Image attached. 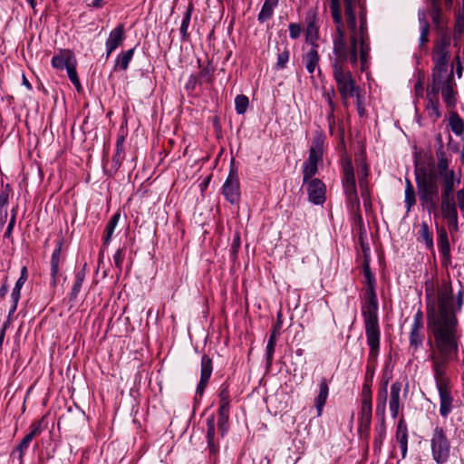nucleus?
<instances>
[{"instance_id": "obj_26", "label": "nucleus", "mask_w": 464, "mask_h": 464, "mask_svg": "<svg viewBox=\"0 0 464 464\" xmlns=\"http://www.w3.org/2000/svg\"><path fill=\"white\" fill-rule=\"evenodd\" d=\"M207 424V443L211 455H216L219 450V445L215 440L216 435V421L214 415H210L206 420Z\"/></svg>"}, {"instance_id": "obj_14", "label": "nucleus", "mask_w": 464, "mask_h": 464, "mask_svg": "<svg viewBox=\"0 0 464 464\" xmlns=\"http://www.w3.org/2000/svg\"><path fill=\"white\" fill-rule=\"evenodd\" d=\"M372 397H370L369 387L366 385L362 392V407L359 416L360 432H367L372 421Z\"/></svg>"}, {"instance_id": "obj_19", "label": "nucleus", "mask_w": 464, "mask_h": 464, "mask_svg": "<svg viewBox=\"0 0 464 464\" xmlns=\"http://www.w3.org/2000/svg\"><path fill=\"white\" fill-rule=\"evenodd\" d=\"M448 45L449 41L447 39H442L440 43L435 45L437 58L433 71L440 72V73L448 72L449 54L446 50Z\"/></svg>"}, {"instance_id": "obj_58", "label": "nucleus", "mask_w": 464, "mask_h": 464, "mask_svg": "<svg viewBox=\"0 0 464 464\" xmlns=\"http://www.w3.org/2000/svg\"><path fill=\"white\" fill-rule=\"evenodd\" d=\"M385 437L386 436L377 435L376 434V436H375V438L373 440V442H372V447H373L374 453H380L381 452L382 446L383 444Z\"/></svg>"}, {"instance_id": "obj_39", "label": "nucleus", "mask_w": 464, "mask_h": 464, "mask_svg": "<svg viewBox=\"0 0 464 464\" xmlns=\"http://www.w3.org/2000/svg\"><path fill=\"white\" fill-rule=\"evenodd\" d=\"M404 203L406 211L409 213L413 206L416 204V194L414 188L410 179L405 180V192H404Z\"/></svg>"}, {"instance_id": "obj_11", "label": "nucleus", "mask_w": 464, "mask_h": 464, "mask_svg": "<svg viewBox=\"0 0 464 464\" xmlns=\"http://www.w3.org/2000/svg\"><path fill=\"white\" fill-rule=\"evenodd\" d=\"M367 344L370 347L368 365L375 367L380 349V326L378 319H363Z\"/></svg>"}, {"instance_id": "obj_10", "label": "nucleus", "mask_w": 464, "mask_h": 464, "mask_svg": "<svg viewBox=\"0 0 464 464\" xmlns=\"http://www.w3.org/2000/svg\"><path fill=\"white\" fill-rule=\"evenodd\" d=\"M342 183L348 208L352 213H358L360 210V199L357 195L354 169L352 160L349 159H345L343 161Z\"/></svg>"}, {"instance_id": "obj_23", "label": "nucleus", "mask_w": 464, "mask_h": 464, "mask_svg": "<svg viewBox=\"0 0 464 464\" xmlns=\"http://www.w3.org/2000/svg\"><path fill=\"white\" fill-rule=\"evenodd\" d=\"M395 439L401 449V459H404L408 452V426L403 418L397 423Z\"/></svg>"}, {"instance_id": "obj_17", "label": "nucleus", "mask_w": 464, "mask_h": 464, "mask_svg": "<svg viewBox=\"0 0 464 464\" xmlns=\"http://www.w3.org/2000/svg\"><path fill=\"white\" fill-rule=\"evenodd\" d=\"M281 312L277 314V321L273 324L271 334L266 347V368L269 369L273 364L274 353L276 344V339L280 334V330L282 327V320H281Z\"/></svg>"}, {"instance_id": "obj_33", "label": "nucleus", "mask_w": 464, "mask_h": 464, "mask_svg": "<svg viewBox=\"0 0 464 464\" xmlns=\"http://www.w3.org/2000/svg\"><path fill=\"white\" fill-rule=\"evenodd\" d=\"M121 218V213L116 212L114 213L110 220L108 221L105 230H104V237H103V246L107 247L112 238L113 233L115 231L116 227L118 226V223Z\"/></svg>"}, {"instance_id": "obj_15", "label": "nucleus", "mask_w": 464, "mask_h": 464, "mask_svg": "<svg viewBox=\"0 0 464 464\" xmlns=\"http://www.w3.org/2000/svg\"><path fill=\"white\" fill-rule=\"evenodd\" d=\"M308 195V200L314 205H323L325 202L326 188L319 179H309L304 184Z\"/></svg>"}, {"instance_id": "obj_20", "label": "nucleus", "mask_w": 464, "mask_h": 464, "mask_svg": "<svg viewBox=\"0 0 464 464\" xmlns=\"http://www.w3.org/2000/svg\"><path fill=\"white\" fill-rule=\"evenodd\" d=\"M402 383L399 381L394 382L391 386L389 410L392 419H396L400 410L402 408L401 401V392Z\"/></svg>"}, {"instance_id": "obj_48", "label": "nucleus", "mask_w": 464, "mask_h": 464, "mask_svg": "<svg viewBox=\"0 0 464 464\" xmlns=\"http://www.w3.org/2000/svg\"><path fill=\"white\" fill-rule=\"evenodd\" d=\"M229 391L228 386L227 384H222L219 388L218 392V397H219V406L224 407H230V401H229Z\"/></svg>"}, {"instance_id": "obj_3", "label": "nucleus", "mask_w": 464, "mask_h": 464, "mask_svg": "<svg viewBox=\"0 0 464 464\" xmlns=\"http://www.w3.org/2000/svg\"><path fill=\"white\" fill-rule=\"evenodd\" d=\"M330 12L336 26V34L334 37V45L338 41L343 43L344 50L346 53L354 51L356 55V63L358 62V46L360 52V60L362 63V70H363L364 63L367 62L368 53L370 51L369 46V35H360L355 38V41H352V35L349 37V43L345 39V33L343 31V24L341 11V5L339 0H330Z\"/></svg>"}, {"instance_id": "obj_42", "label": "nucleus", "mask_w": 464, "mask_h": 464, "mask_svg": "<svg viewBox=\"0 0 464 464\" xmlns=\"http://www.w3.org/2000/svg\"><path fill=\"white\" fill-rule=\"evenodd\" d=\"M32 440L28 436H24L21 442L16 446V448L13 450L12 456L16 458L20 464L24 462V455L27 450L30 442Z\"/></svg>"}, {"instance_id": "obj_41", "label": "nucleus", "mask_w": 464, "mask_h": 464, "mask_svg": "<svg viewBox=\"0 0 464 464\" xmlns=\"http://www.w3.org/2000/svg\"><path fill=\"white\" fill-rule=\"evenodd\" d=\"M318 171V163L310 162L305 160L303 164L302 174H303V186L309 179H314V177Z\"/></svg>"}, {"instance_id": "obj_52", "label": "nucleus", "mask_w": 464, "mask_h": 464, "mask_svg": "<svg viewBox=\"0 0 464 464\" xmlns=\"http://www.w3.org/2000/svg\"><path fill=\"white\" fill-rule=\"evenodd\" d=\"M461 11L457 14L454 29L459 34L464 31V0Z\"/></svg>"}, {"instance_id": "obj_16", "label": "nucleus", "mask_w": 464, "mask_h": 464, "mask_svg": "<svg viewBox=\"0 0 464 464\" xmlns=\"http://www.w3.org/2000/svg\"><path fill=\"white\" fill-rule=\"evenodd\" d=\"M200 366V379L197 385L196 395L201 397L213 372L212 359L208 355L203 354L201 357Z\"/></svg>"}, {"instance_id": "obj_4", "label": "nucleus", "mask_w": 464, "mask_h": 464, "mask_svg": "<svg viewBox=\"0 0 464 464\" xmlns=\"http://www.w3.org/2000/svg\"><path fill=\"white\" fill-rule=\"evenodd\" d=\"M415 180L421 208L429 214L435 212L439 201L440 175L425 167H416Z\"/></svg>"}, {"instance_id": "obj_38", "label": "nucleus", "mask_w": 464, "mask_h": 464, "mask_svg": "<svg viewBox=\"0 0 464 464\" xmlns=\"http://www.w3.org/2000/svg\"><path fill=\"white\" fill-rule=\"evenodd\" d=\"M283 47H277V58L276 63V70H283L286 67L289 59H290V50L288 48V44H283Z\"/></svg>"}, {"instance_id": "obj_7", "label": "nucleus", "mask_w": 464, "mask_h": 464, "mask_svg": "<svg viewBox=\"0 0 464 464\" xmlns=\"http://www.w3.org/2000/svg\"><path fill=\"white\" fill-rule=\"evenodd\" d=\"M362 274L366 285L365 301L362 307L363 319H378V299L376 294V278L367 260L362 262Z\"/></svg>"}, {"instance_id": "obj_60", "label": "nucleus", "mask_w": 464, "mask_h": 464, "mask_svg": "<svg viewBox=\"0 0 464 464\" xmlns=\"http://www.w3.org/2000/svg\"><path fill=\"white\" fill-rule=\"evenodd\" d=\"M9 200V186L1 190L0 192V208H5Z\"/></svg>"}, {"instance_id": "obj_18", "label": "nucleus", "mask_w": 464, "mask_h": 464, "mask_svg": "<svg viewBox=\"0 0 464 464\" xmlns=\"http://www.w3.org/2000/svg\"><path fill=\"white\" fill-rule=\"evenodd\" d=\"M125 39V29L124 24H118L113 30L109 34V37L105 43L106 48V58H108L113 51H115Z\"/></svg>"}, {"instance_id": "obj_44", "label": "nucleus", "mask_w": 464, "mask_h": 464, "mask_svg": "<svg viewBox=\"0 0 464 464\" xmlns=\"http://www.w3.org/2000/svg\"><path fill=\"white\" fill-rule=\"evenodd\" d=\"M454 82L448 81V83L440 88L442 98L445 103L448 106L455 105V98H454V91H453Z\"/></svg>"}, {"instance_id": "obj_25", "label": "nucleus", "mask_w": 464, "mask_h": 464, "mask_svg": "<svg viewBox=\"0 0 464 464\" xmlns=\"http://www.w3.org/2000/svg\"><path fill=\"white\" fill-rule=\"evenodd\" d=\"M28 278V272L26 266H23L21 269L20 277L17 279L14 287L12 290L11 299L12 305L9 310V316H11L16 310L18 302L20 300V292Z\"/></svg>"}, {"instance_id": "obj_34", "label": "nucleus", "mask_w": 464, "mask_h": 464, "mask_svg": "<svg viewBox=\"0 0 464 464\" xmlns=\"http://www.w3.org/2000/svg\"><path fill=\"white\" fill-rule=\"evenodd\" d=\"M135 53V47L127 50L125 52H121L118 54L114 65L115 71H126L129 67V63L131 61Z\"/></svg>"}, {"instance_id": "obj_54", "label": "nucleus", "mask_w": 464, "mask_h": 464, "mask_svg": "<svg viewBox=\"0 0 464 464\" xmlns=\"http://www.w3.org/2000/svg\"><path fill=\"white\" fill-rule=\"evenodd\" d=\"M424 77L423 75H419L417 82L414 84V93L418 98H422L424 93Z\"/></svg>"}, {"instance_id": "obj_46", "label": "nucleus", "mask_w": 464, "mask_h": 464, "mask_svg": "<svg viewBox=\"0 0 464 464\" xmlns=\"http://www.w3.org/2000/svg\"><path fill=\"white\" fill-rule=\"evenodd\" d=\"M68 78L79 92L82 89L81 82L76 72V60L71 63L66 68Z\"/></svg>"}, {"instance_id": "obj_47", "label": "nucleus", "mask_w": 464, "mask_h": 464, "mask_svg": "<svg viewBox=\"0 0 464 464\" xmlns=\"http://www.w3.org/2000/svg\"><path fill=\"white\" fill-rule=\"evenodd\" d=\"M249 105V100L247 96L239 94L235 99V110L238 115L244 114Z\"/></svg>"}, {"instance_id": "obj_31", "label": "nucleus", "mask_w": 464, "mask_h": 464, "mask_svg": "<svg viewBox=\"0 0 464 464\" xmlns=\"http://www.w3.org/2000/svg\"><path fill=\"white\" fill-rule=\"evenodd\" d=\"M329 395V386L324 378H322L319 382V393L315 398V408L317 411V417H320L323 413L324 407L326 403Z\"/></svg>"}, {"instance_id": "obj_29", "label": "nucleus", "mask_w": 464, "mask_h": 464, "mask_svg": "<svg viewBox=\"0 0 464 464\" xmlns=\"http://www.w3.org/2000/svg\"><path fill=\"white\" fill-rule=\"evenodd\" d=\"M385 393L384 391L382 392V394L379 397V401L376 403V416L380 419V424L376 427V434L386 436V426H385Z\"/></svg>"}, {"instance_id": "obj_51", "label": "nucleus", "mask_w": 464, "mask_h": 464, "mask_svg": "<svg viewBox=\"0 0 464 464\" xmlns=\"http://www.w3.org/2000/svg\"><path fill=\"white\" fill-rule=\"evenodd\" d=\"M373 375H374V368L370 365H367L366 372H365V380H364V383L362 385V389H364V387H366V385H368L369 392H370V397H372V384ZM362 391L363 390H362Z\"/></svg>"}, {"instance_id": "obj_27", "label": "nucleus", "mask_w": 464, "mask_h": 464, "mask_svg": "<svg viewBox=\"0 0 464 464\" xmlns=\"http://www.w3.org/2000/svg\"><path fill=\"white\" fill-rule=\"evenodd\" d=\"M317 46L311 47V49L303 55V63L308 73L313 74L317 69L318 73H321L319 67L320 56L317 51Z\"/></svg>"}, {"instance_id": "obj_12", "label": "nucleus", "mask_w": 464, "mask_h": 464, "mask_svg": "<svg viewBox=\"0 0 464 464\" xmlns=\"http://www.w3.org/2000/svg\"><path fill=\"white\" fill-rule=\"evenodd\" d=\"M423 326V313L420 309H418L413 315V321L409 334V343L410 348L412 350V353H416L423 345L425 338Z\"/></svg>"}, {"instance_id": "obj_32", "label": "nucleus", "mask_w": 464, "mask_h": 464, "mask_svg": "<svg viewBox=\"0 0 464 464\" xmlns=\"http://www.w3.org/2000/svg\"><path fill=\"white\" fill-rule=\"evenodd\" d=\"M74 60V56L69 51H64L52 58V66L57 70H63Z\"/></svg>"}, {"instance_id": "obj_28", "label": "nucleus", "mask_w": 464, "mask_h": 464, "mask_svg": "<svg viewBox=\"0 0 464 464\" xmlns=\"http://www.w3.org/2000/svg\"><path fill=\"white\" fill-rule=\"evenodd\" d=\"M306 30H305V40L307 43H309L312 47L317 46V40L319 37L318 34V26L315 24V14L311 13L308 14L306 18Z\"/></svg>"}, {"instance_id": "obj_50", "label": "nucleus", "mask_w": 464, "mask_h": 464, "mask_svg": "<svg viewBox=\"0 0 464 464\" xmlns=\"http://www.w3.org/2000/svg\"><path fill=\"white\" fill-rule=\"evenodd\" d=\"M125 151L124 148H116L115 154L112 157V167L115 170H118L121 166L124 160Z\"/></svg>"}, {"instance_id": "obj_53", "label": "nucleus", "mask_w": 464, "mask_h": 464, "mask_svg": "<svg viewBox=\"0 0 464 464\" xmlns=\"http://www.w3.org/2000/svg\"><path fill=\"white\" fill-rule=\"evenodd\" d=\"M42 432V421L41 420H34L30 425V432L26 434L31 440H33L34 437L39 436Z\"/></svg>"}, {"instance_id": "obj_43", "label": "nucleus", "mask_w": 464, "mask_h": 464, "mask_svg": "<svg viewBox=\"0 0 464 464\" xmlns=\"http://www.w3.org/2000/svg\"><path fill=\"white\" fill-rule=\"evenodd\" d=\"M419 240L422 241L428 249H432L433 237L426 222H422L420 225L419 231Z\"/></svg>"}, {"instance_id": "obj_40", "label": "nucleus", "mask_w": 464, "mask_h": 464, "mask_svg": "<svg viewBox=\"0 0 464 464\" xmlns=\"http://www.w3.org/2000/svg\"><path fill=\"white\" fill-rule=\"evenodd\" d=\"M192 11H193V5L189 4L185 14H184V16L181 21L180 28H179L182 41L188 40L189 34L188 33V26L190 24Z\"/></svg>"}, {"instance_id": "obj_35", "label": "nucleus", "mask_w": 464, "mask_h": 464, "mask_svg": "<svg viewBox=\"0 0 464 464\" xmlns=\"http://www.w3.org/2000/svg\"><path fill=\"white\" fill-rule=\"evenodd\" d=\"M229 408L230 407L219 406L218 409V427L221 437H225L229 429Z\"/></svg>"}, {"instance_id": "obj_37", "label": "nucleus", "mask_w": 464, "mask_h": 464, "mask_svg": "<svg viewBox=\"0 0 464 464\" xmlns=\"http://www.w3.org/2000/svg\"><path fill=\"white\" fill-rule=\"evenodd\" d=\"M277 5L278 0H265L257 16L259 23L262 24L269 20L272 17L274 9L277 6Z\"/></svg>"}, {"instance_id": "obj_57", "label": "nucleus", "mask_w": 464, "mask_h": 464, "mask_svg": "<svg viewBox=\"0 0 464 464\" xmlns=\"http://www.w3.org/2000/svg\"><path fill=\"white\" fill-rule=\"evenodd\" d=\"M124 260V254L123 250L121 248H119L113 255V261L115 264V266L119 269H122V263Z\"/></svg>"}, {"instance_id": "obj_13", "label": "nucleus", "mask_w": 464, "mask_h": 464, "mask_svg": "<svg viewBox=\"0 0 464 464\" xmlns=\"http://www.w3.org/2000/svg\"><path fill=\"white\" fill-rule=\"evenodd\" d=\"M222 194L231 204H236L240 199V185L237 169L230 168L228 176L222 186Z\"/></svg>"}, {"instance_id": "obj_21", "label": "nucleus", "mask_w": 464, "mask_h": 464, "mask_svg": "<svg viewBox=\"0 0 464 464\" xmlns=\"http://www.w3.org/2000/svg\"><path fill=\"white\" fill-rule=\"evenodd\" d=\"M324 140L325 136L322 132L314 134L309 149L307 161L319 163L323 160Z\"/></svg>"}, {"instance_id": "obj_49", "label": "nucleus", "mask_w": 464, "mask_h": 464, "mask_svg": "<svg viewBox=\"0 0 464 464\" xmlns=\"http://www.w3.org/2000/svg\"><path fill=\"white\" fill-rule=\"evenodd\" d=\"M427 99H428V104L427 109L431 111L432 113L435 114L436 118H439L440 116V113L439 111V100L438 95L434 97L433 95H429V92H427Z\"/></svg>"}, {"instance_id": "obj_22", "label": "nucleus", "mask_w": 464, "mask_h": 464, "mask_svg": "<svg viewBox=\"0 0 464 464\" xmlns=\"http://www.w3.org/2000/svg\"><path fill=\"white\" fill-rule=\"evenodd\" d=\"M62 247H63V239H59L56 241L55 248L53 251L51 256V285L55 287L58 282V276L60 271V263H61V256H62Z\"/></svg>"}, {"instance_id": "obj_2", "label": "nucleus", "mask_w": 464, "mask_h": 464, "mask_svg": "<svg viewBox=\"0 0 464 464\" xmlns=\"http://www.w3.org/2000/svg\"><path fill=\"white\" fill-rule=\"evenodd\" d=\"M333 69V77L336 82L337 90L344 105L347 104L349 98L354 97L359 92L356 82L353 77L349 65L356 66V55L354 51L346 53L343 43L338 41L333 49V57L331 58Z\"/></svg>"}, {"instance_id": "obj_9", "label": "nucleus", "mask_w": 464, "mask_h": 464, "mask_svg": "<svg viewBox=\"0 0 464 464\" xmlns=\"http://www.w3.org/2000/svg\"><path fill=\"white\" fill-rule=\"evenodd\" d=\"M430 442L432 459L437 464L447 463L451 452V441L447 430L441 426L433 428Z\"/></svg>"}, {"instance_id": "obj_55", "label": "nucleus", "mask_w": 464, "mask_h": 464, "mask_svg": "<svg viewBox=\"0 0 464 464\" xmlns=\"http://www.w3.org/2000/svg\"><path fill=\"white\" fill-rule=\"evenodd\" d=\"M289 36L292 39H297L301 35L302 27L299 24L292 23L288 26Z\"/></svg>"}, {"instance_id": "obj_6", "label": "nucleus", "mask_w": 464, "mask_h": 464, "mask_svg": "<svg viewBox=\"0 0 464 464\" xmlns=\"http://www.w3.org/2000/svg\"><path fill=\"white\" fill-rule=\"evenodd\" d=\"M432 371L440 396V414L441 417L447 418L452 410L453 398L445 379L446 362L443 360L434 359L432 362Z\"/></svg>"}, {"instance_id": "obj_45", "label": "nucleus", "mask_w": 464, "mask_h": 464, "mask_svg": "<svg viewBox=\"0 0 464 464\" xmlns=\"http://www.w3.org/2000/svg\"><path fill=\"white\" fill-rule=\"evenodd\" d=\"M450 127L452 130V132L457 135L460 136L464 132V121L459 117V115L456 112H453L450 117Z\"/></svg>"}, {"instance_id": "obj_1", "label": "nucleus", "mask_w": 464, "mask_h": 464, "mask_svg": "<svg viewBox=\"0 0 464 464\" xmlns=\"http://www.w3.org/2000/svg\"><path fill=\"white\" fill-rule=\"evenodd\" d=\"M460 289L454 300L453 291L450 283H444L438 291V311L428 310V326L430 328L436 345L442 353H451L458 349V318L464 303V289L460 282Z\"/></svg>"}, {"instance_id": "obj_61", "label": "nucleus", "mask_w": 464, "mask_h": 464, "mask_svg": "<svg viewBox=\"0 0 464 464\" xmlns=\"http://www.w3.org/2000/svg\"><path fill=\"white\" fill-rule=\"evenodd\" d=\"M420 34L419 38V47L422 48L429 42V32L430 28H420Z\"/></svg>"}, {"instance_id": "obj_56", "label": "nucleus", "mask_w": 464, "mask_h": 464, "mask_svg": "<svg viewBox=\"0 0 464 464\" xmlns=\"http://www.w3.org/2000/svg\"><path fill=\"white\" fill-rule=\"evenodd\" d=\"M15 219H16V210L13 209L12 210L11 218L9 220L7 228H6V230L5 232V235H4V237L5 238H10L11 237L12 232H13V229H14V224H15Z\"/></svg>"}, {"instance_id": "obj_64", "label": "nucleus", "mask_w": 464, "mask_h": 464, "mask_svg": "<svg viewBox=\"0 0 464 464\" xmlns=\"http://www.w3.org/2000/svg\"><path fill=\"white\" fill-rule=\"evenodd\" d=\"M457 200L459 208L464 209V189H459L457 191Z\"/></svg>"}, {"instance_id": "obj_59", "label": "nucleus", "mask_w": 464, "mask_h": 464, "mask_svg": "<svg viewBox=\"0 0 464 464\" xmlns=\"http://www.w3.org/2000/svg\"><path fill=\"white\" fill-rule=\"evenodd\" d=\"M432 21L435 24H440L441 18V10L438 4L434 3L432 5Z\"/></svg>"}, {"instance_id": "obj_36", "label": "nucleus", "mask_w": 464, "mask_h": 464, "mask_svg": "<svg viewBox=\"0 0 464 464\" xmlns=\"http://www.w3.org/2000/svg\"><path fill=\"white\" fill-rule=\"evenodd\" d=\"M86 268H87V264L85 263L82 266V267L79 271H77L75 274L74 283H73L72 291L70 293V300L71 301L75 300L78 296V294L81 291L82 285L83 284V281H84L85 276H86Z\"/></svg>"}, {"instance_id": "obj_5", "label": "nucleus", "mask_w": 464, "mask_h": 464, "mask_svg": "<svg viewBox=\"0 0 464 464\" xmlns=\"http://www.w3.org/2000/svg\"><path fill=\"white\" fill-rule=\"evenodd\" d=\"M344 15L352 41L360 35H368L367 11L364 0H343Z\"/></svg>"}, {"instance_id": "obj_8", "label": "nucleus", "mask_w": 464, "mask_h": 464, "mask_svg": "<svg viewBox=\"0 0 464 464\" xmlns=\"http://www.w3.org/2000/svg\"><path fill=\"white\" fill-rule=\"evenodd\" d=\"M453 189L454 172L453 170L446 171L441 191V214L450 225H457L458 223V212Z\"/></svg>"}, {"instance_id": "obj_62", "label": "nucleus", "mask_w": 464, "mask_h": 464, "mask_svg": "<svg viewBox=\"0 0 464 464\" xmlns=\"http://www.w3.org/2000/svg\"><path fill=\"white\" fill-rule=\"evenodd\" d=\"M418 20H419V24H420V28H430V24L427 20V14H426L425 11L419 10Z\"/></svg>"}, {"instance_id": "obj_63", "label": "nucleus", "mask_w": 464, "mask_h": 464, "mask_svg": "<svg viewBox=\"0 0 464 464\" xmlns=\"http://www.w3.org/2000/svg\"><path fill=\"white\" fill-rule=\"evenodd\" d=\"M361 195L363 200V205L367 208L371 207L370 192L369 188L361 189Z\"/></svg>"}, {"instance_id": "obj_24", "label": "nucleus", "mask_w": 464, "mask_h": 464, "mask_svg": "<svg viewBox=\"0 0 464 464\" xmlns=\"http://www.w3.org/2000/svg\"><path fill=\"white\" fill-rule=\"evenodd\" d=\"M448 81H451V82H453L454 79L452 72L448 74V72L440 73V72L433 71L432 84L428 88L429 95H433L436 97L439 94L440 88L446 85Z\"/></svg>"}, {"instance_id": "obj_30", "label": "nucleus", "mask_w": 464, "mask_h": 464, "mask_svg": "<svg viewBox=\"0 0 464 464\" xmlns=\"http://www.w3.org/2000/svg\"><path fill=\"white\" fill-rule=\"evenodd\" d=\"M438 247L442 256V265L447 266L450 261V247L447 231L441 229L438 235Z\"/></svg>"}]
</instances>
